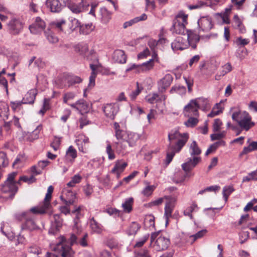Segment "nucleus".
Returning <instances> with one entry per match:
<instances>
[{"label":"nucleus","instance_id":"obj_1","mask_svg":"<svg viewBox=\"0 0 257 257\" xmlns=\"http://www.w3.org/2000/svg\"><path fill=\"white\" fill-rule=\"evenodd\" d=\"M80 210L81 207L78 206L72 211V214L75 215V218L74 219L73 231L69 238L70 244L64 236H61L54 248L55 250L60 252L62 257H73L74 251L71 248L73 244H80L83 247H86L88 245V234L82 232V228L78 222Z\"/></svg>","mask_w":257,"mask_h":257},{"label":"nucleus","instance_id":"obj_2","mask_svg":"<svg viewBox=\"0 0 257 257\" xmlns=\"http://www.w3.org/2000/svg\"><path fill=\"white\" fill-rule=\"evenodd\" d=\"M200 37L193 32L188 33L184 37H177L171 44L172 49L174 51L183 50L189 46L193 49L196 48V44L199 41Z\"/></svg>","mask_w":257,"mask_h":257},{"label":"nucleus","instance_id":"obj_3","mask_svg":"<svg viewBox=\"0 0 257 257\" xmlns=\"http://www.w3.org/2000/svg\"><path fill=\"white\" fill-rule=\"evenodd\" d=\"M34 214L31 211V209L29 211H24L19 212L15 215V218L18 221H23L21 228L22 230H28L32 231L40 229L39 226L37 224L34 215Z\"/></svg>","mask_w":257,"mask_h":257},{"label":"nucleus","instance_id":"obj_4","mask_svg":"<svg viewBox=\"0 0 257 257\" xmlns=\"http://www.w3.org/2000/svg\"><path fill=\"white\" fill-rule=\"evenodd\" d=\"M187 19L188 15L184 14L182 11L180 12L173 21L171 31L173 33L184 36L187 35L188 33L192 32L186 29V26L188 24Z\"/></svg>","mask_w":257,"mask_h":257},{"label":"nucleus","instance_id":"obj_5","mask_svg":"<svg viewBox=\"0 0 257 257\" xmlns=\"http://www.w3.org/2000/svg\"><path fill=\"white\" fill-rule=\"evenodd\" d=\"M232 118L237 122L242 130L247 131L254 125V123L251 121V117L245 111L238 110L233 112L232 114Z\"/></svg>","mask_w":257,"mask_h":257},{"label":"nucleus","instance_id":"obj_6","mask_svg":"<svg viewBox=\"0 0 257 257\" xmlns=\"http://www.w3.org/2000/svg\"><path fill=\"white\" fill-rule=\"evenodd\" d=\"M17 175V172H12L8 175L7 180L1 185V191L6 194H9L11 199H13L18 191L17 181L15 178Z\"/></svg>","mask_w":257,"mask_h":257},{"label":"nucleus","instance_id":"obj_7","mask_svg":"<svg viewBox=\"0 0 257 257\" xmlns=\"http://www.w3.org/2000/svg\"><path fill=\"white\" fill-rule=\"evenodd\" d=\"M53 190L54 188L53 186H50L47 189V192L42 204H40L37 207L31 208V211L33 212L35 214H42L48 213L51 214L52 213V211L51 209L52 206L50 201L52 197V194Z\"/></svg>","mask_w":257,"mask_h":257},{"label":"nucleus","instance_id":"obj_8","mask_svg":"<svg viewBox=\"0 0 257 257\" xmlns=\"http://www.w3.org/2000/svg\"><path fill=\"white\" fill-rule=\"evenodd\" d=\"M170 243L168 238L160 235L159 232L152 233L150 245L154 249L160 251L167 249Z\"/></svg>","mask_w":257,"mask_h":257},{"label":"nucleus","instance_id":"obj_9","mask_svg":"<svg viewBox=\"0 0 257 257\" xmlns=\"http://www.w3.org/2000/svg\"><path fill=\"white\" fill-rule=\"evenodd\" d=\"M188 139V135L186 133L181 134L178 131H172L168 134V140L170 144L174 140H177V142L175 145L173 146L175 148L176 152H180L181 149L185 145Z\"/></svg>","mask_w":257,"mask_h":257},{"label":"nucleus","instance_id":"obj_10","mask_svg":"<svg viewBox=\"0 0 257 257\" xmlns=\"http://www.w3.org/2000/svg\"><path fill=\"white\" fill-rule=\"evenodd\" d=\"M208 102V100L204 98L191 100L184 107L185 115L187 116H198L200 103L203 102L206 105Z\"/></svg>","mask_w":257,"mask_h":257},{"label":"nucleus","instance_id":"obj_11","mask_svg":"<svg viewBox=\"0 0 257 257\" xmlns=\"http://www.w3.org/2000/svg\"><path fill=\"white\" fill-rule=\"evenodd\" d=\"M25 23L19 18H12L6 25L7 32L11 35L17 36L22 31Z\"/></svg>","mask_w":257,"mask_h":257},{"label":"nucleus","instance_id":"obj_12","mask_svg":"<svg viewBox=\"0 0 257 257\" xmlns=\"http://www.w3.org/2000/svg\"><path fill=\"white\" fill-rule=\"evenodd\" d=\"M65 5L67 6L73 13L76 14L86 11L89 7V4L85 0H66Z\"/></svg>","mask_w":257,"mask_h":257},{"label":"nucleus","instance_id":"obj_13","mask_svg":"<svg viewBox=\"0 0 257 257\" xmlns=\"http://www.w3.org/2000/svg\"><path fill=\"white\" fill-rule=\"evenodd\" d=\"M165 199L167 202L165 206L164 216L166 220V224L169 222V218L172 216V211L175 207L177 201L176 197L171 196H165Z\"/></svg>","mask_w":257,"mask_h":257},{"label":"nucleus","instance_id":"obj_14","mask_svg":"<svg viewBox=\"0 0 257 257\" xmlns=\"http://www.w3.org/2000/svg\"><path fill=\"white\" fill-rule=\"evenodd\" d=\"M82 79L80 77L72 74H64L60 80L61 87H70L75 84L80 83Z\"/></svg>","mask_w":257,"mask_h":257},{"label":"nucleus","instance_id":"obj_15","mask_svg":"<svg viewBox=\"0 0 257 257\" xmlns=\"http://www.w3.org/2000/svg\"><path fill=\"white\" fill-rule=\"evenodd\" d=\"M198 25L199 31L204 32H209L214 26L212 18L208 16L201 17L198 20Z\"/></svg>","mask_w":257,"mask_h":257},{"label":"nucleus","instance_id":"obj_16","mask_svg":"<svg viewBox=\"0 0 257 257\" xmlns=\"http://www.w3.org/2000/svg\"><path fill=\"white\" fill-rule=\"evenodd\" d=\"M103 111L106 117L113 120L119 111V106L117 103H108L103 107Z\"/></svg>","mask_w":257,"mask_h":257},{"label":"nucleus","instance_id":"obj_17","mask_svg":"<svg viewBox=\"0 0 257 257\" xmlns=\"http://www.w3.org/2000/svg\"><path fill=\"white\" fill-rule=\"evenodd\" d=\"M173 79L171 74H167L163 78L160 79L158 82L159 92L164 93L171 85Z\"/></svg>","mask_w":257,"mask_h":257},{"label":"nucleus","instance_id":"obj_18","mask_svg":"<svg viewBox=\"0 0 257 257\" xmlns=\"http://www.w3.org/2000/svg\"><path fill=\"white\" fill-rule=\"evenodd\" d=\"M159 93L160 94L157 93H150L146 96L145 100L150 104H154L163 101V105L165 106L167 96L163 93Z\"/></svg>","mask_w":257,"mask_h":257},{"label":"nucleus","instance_id":"obj_19","mask_svg":"<svg viewBox=\"0 0 257 257\" xmlns=\"http://www.w3.org/2000/svg\"><path fill=\"white\" fill-rule=\"evenodd\" d=\"M201 159L199 156L188 158L187 161L182 164L181 166L185 172H189L192 170L201 161Z\"/></svg>","mask_w":257,"mask_h":257},{"label":"nucleus","instance_id":"obj_20","mask_svg":"<svg viewBox=\"0 0 257 257\" xmlns=\"http://www.w3.org/2000/svg\"><path fill=\"white\" fill-rule=\"evenodd\" d=\"M45 27V22L41 18L37 17L34 23L29 26V30L31 33L37 34L44 30Z\"/></svg>","mask_w":257,"mask_h":257},{"label":"nucleus","instance_id":"obj_21","mask_svg":"<svg viewBox=\"0 0 257 257\" xmlns=\"http://www.w3.org/2000/svg\"><path fill=\"white\" fill-rule=\"evenodd\" d=\"M46 6L52 13H59L63 8L60 0H46Z\"/></svg>","mask_w":257,"mask_h":257},{"label":"nucleus","instance_id":"obj_22","mask_svg":"<svg viewBox=\"0 0 257 257\" xmlns=\"http://www.w3.org/2000/svg\"><path fill=\"white\" fill-rule=\"evenodd\" d=\"M112 58L114 62L120 64H124L126 61V56L124 52L121 50H115L112 54Z\"/></svg>","mask_w":257,"mask_h":257},{"label":"nucleus","instance_id":"obj_23","mask_svg":"<svg viewBox=\"0 0 257 257\" xmlns=\"http://www.w3.org/2000/svg\"><path fill=\"white\" fill-rule=\"evenodd\" d=\"M127 164L126 162H122L121 161H117L115 162V165L111 170V172L116 175V178L118 179L120 174L124 171Z\"/></svg>","mask_w":257,"mask_h":257},{"label":"nucleus","instance_id":"obj_24","mask_svg":"<svg viewBox=\"0 0 257 257\" xmlns=\"http://www.w3.org/2000/svg\"><path fill=\"white\" fill-rule=\"evenodd\" d=\"M77 157V151L72 146H70L66 151L65 160L67 163L72 164Z\"/></svg>","mask_w":257,"mask_h":257},{"label":"nucleus","instance_id":"obj_25","mask_svg":"<svg viewBox=\"0 0 257 257\" xmlns=\"http://www.w3.org/2000/svg\"><path fill=\"white\" fill-rule=\"evenodd\" d=\"M90 68L91 69L92 72L89 77V82L88 87L89 88H91L94 86L95 84V80L97 74V70L98 68V65L96 64H90Z\"/></svg>","mask_w":257,"mask_h":257},{"label":"nucleus","instance_id":"obj_26","mask_svg":"<svg viewBox=\"0 0 257 257\" xmlns=\"http://www.w3.org/2000/svg\"><path fill=\"white\" fill-rule=\"evenodd\" d=\"M37 94L36 89H31L25 94L22 100L25 104H33Z\"/></svg>","mask_w":257,"mask_h":257},{"label":"nucleus","instance_id":"obj_27","mask_svg":"<svg viewBox=\"0 0 257 257\" xmlns=\"http://www.w3.org/2000/svg\"><path fill=\"white\" fill-rule=\"evenodd\" d=\"M43 63L40 58L35 56L32 57L28 61V66L30 68H38L43 67Z\"/></svg>","mask_w":257,"mask_h":257},{"label":"nucleus","instance_id":"obj_28","mask_svg":"<svg viewBox=\"0 0 257 257\" xmlns=\"http://www.w3.org/2000/svg\"><path fill=\"white\" fill-rule=\"evenodd\" d=\"M128 143L126 140L118 141L114 143V148L116 152L118 154H123L127 148Z\"/></svg>","mask_w":257,"mask_h":257},{"label":"nucleus","instance_id":"obj_29","mask_svg":"<svg viewBox=\"0 0 257 257\" xmlns=\"http://www.w3.org/2000/svg\"><path fill=\"white\" fill-rule=\"evenodd\" d=\"M90 226L92 231L97 234H100L103 230V226L97 222L93 217L90 220Z\"/></svg>","mask_w":257,"mask_h":257},{"label":"nucleus","instance_id":"obj_30","mask_svg":"<svg viewBox=\"0 0 257 257\" xmlns=\"http://www.w3.org/2000/svg\"><path fill=\"white\" fill-rule=\"evenodd\" d=\"M158 58L154 56L153 58L150 59L146 62L143 63L141 66V69L142 71H147L152 70L154 66V62H158Z\"/></svg>","mask_w":257,"mask_h":257},{"label":"nucleus","instance_id":"obj_31","mask_svg":"<svg viewBox=\"0 0 257 257\" xmlns=\"http://www.w3.org/2000/svg\"><path fill=\"white\" fill-rule=\"evenodd\" d=\"M189 153L192 157L199 156L201 153V150L196 141H193L190 144Z\"/></svg>","mask_w":257,"mask_h":257},{"label":"nucleus","instance_id":"obj_32","mask_svg":"<svg viewBox=\"0 0 257 257\" xmlns=\"http://www.w3.org/2000/svg\"><path fill=\"white\" fill-rule=\"evenodd\" d=\"M43 129L42 124H39L32 132L28 134L27 139L30 141H33L39 138V134Z\"/></svg>","mask_w":257,"mask_h":257},{"label":"nucleus","instance_id":"obj_33","mask_svg":"<svg viewBox=\"0 0 257 257\" xmlns=\"http://www.w3.org/2000/svg\"><path fill=\"white\" fill-rule=\"evenodd\" d=\"M147 19V16L145 14H142L141 16L136 17L134 19L131 20L130 21L125 22L123 25V27L124 29H126L128 27H130L140 21L146 20Z\"/></svg>","mask_w":257,"mask_h":257},{"label":"nucleus","instance_id":"obj_34","mask_svg":"<svg viewBox=\"0 0 257 257\" xmlns=\"http://www.w3.org/2000/svg\"><path fill=\"white\" fill-rule=\"evenodd\" d=\"M134 203V198L129 197L126 198L124 202L122 204L123 210L125 213H130L133 209V205Z\"/></svg>","mask_w":257,"mask_h":257},{"label":"nucleus","instance_id":"obj_35","mask_svg":"<svg viewBox=\"0 0 257 257\" xmlns=\"http://www.w3.org/2000/svg\"><path fill=\"white\" fill-rule=\"evenodd\" d=\"M95 27L92 23L81 25L79 32L83 35H88L94 30Z\"/></svg>","mask_w":257,"mask_h":257},{"label":"nucleus","instance_id":"obj_36","mask_svg":"<svg viewBox=\"0 0 257 257\" xmlns=\"http://www.w3.org/2000/svg\"><path fill=\"white\" fill-rule=\"evenodd\" d=\"M206 232V230H201L195 234L189 236L187 239V242L190 244H193L197 239L202 237Z\"/></svg>","mask_w":257,"mask_h":257},{"label":"nucleus","instance_id":"obj_37","mask_svg":"<svg viewBox=\"0 0 257 257\" xmlns=\"http://www.w3.org/2000/svg\"><path fill=\"white\" fill-rule=\"evenodd\" d=\"M65 25L66 22L64 20L53 22L51 23V28L55 30L58 32H63V28Z\"/></svg>","mask_w":257,"mask_h":257},{"label":"nucleus","instance_id":"obj_38","mask_svg":"<svg viewBox=\"0 0 257 257\" xmlns=\"http://www.w3.org/2000/svg\"><path fill=\"white\" fill-rule=\"evenodd\" d=\"M139 139V135L136 133H130L128 134V139L126 140L128 145L133 147L136 145L137 141Z\"/></svg>","mask_w":257,"mask_h":257},{"label":"nucleus","instance_id":"obj_39","mask_svg":"<svg viewBox=\"0 0 257 257\" xmlns=\"http://www.w3.org/2000/svg\"><path fill=\"white\" fill-rule=\"evenodd\" d=\"M168 151L167 154V157L166 159V163L168 165L172 161L175 154L176 152L175 150V148L173 147V146L171 144L169 145Z\"/></svg>","mask_w":257,"mask_h":257},{"label":"nucleus","instance_id":"obj_40","mask_svg":"<svg viewBox=\"0 0 257 257\" xmlns=\"http://www.w3.org/2000/svg\"><path fill=\"white\" fill-rule=\"evenodd\" d=\"M144 225L147 228H153L155 226V217L152 215H146L144 219Z\"/></svg>","mask_w":257,"mask_h":257},{"label":"nucleus","instance_id":"obj_41","mask_svg":"<svg viewBox=\"0 0 257 257\" xmlns=\"http://www.w3.org/2000/svg\"><path fill=\"white\" fill-rule=\"evenodd\" d=\"M140 225L136 222H133L127 229V234L129 235H135L140 229Z\"/></svg>","mask_w":257,"mask_h":257},{"label":"nucleus","instance_id":"obj_42","mask_svg":"<svg viewBox=\"0 0 257 257\" xmlns=\"http://www.w3.org/2000/svg\"><path fill=\"white\" fill-rule=\"evenodd\" d=\"M234 191L232 186H225L223 188V196L225 201H227L228 196Z\"/></svg>","mask_w":257,"mask_h":257},{"label":"nucleus","instance_id":"obj_43","mask_svg":"<svg viewBox=\"0 0 257 257\" xmlns=\"http://www.w3.org/2000/svg\"><path fill=\"white\" fill-rule=\"evenodd\" d=\"M82 178L80 175H75L72 177L71 181L67 184V186L69 187H74L76 184L79 183L81 182Z\"/></svg>","mask_w":257,"mask_h":257},{"label":"nucleus","instance_id":"obj_44","mask_svg":"<svg viewBox=\"0 0 257 257\" xmlns=\"http://www.w3.org/2000/svg\"><path fill=\"white\" fill-rule=\"evenodd\" d=\"M106 143L107 144L106 147V152L108 155V158L111 160H113L115 159V156L113 150L112 149L111 144L108 141H107Z\"/></svg>","mask_w":257,"mask_h":257},{"label":"nucleus","instance_id":"obj_45","mask_svg":"<svg viewBox=\"0 0 257 257\" xmlns=\"http://www.w3.org/2000/svg\"><path fill=\"white\" fill-rule=\"evenodd\" d=\"M222 112V108L221 107L220 103H217L216 106L213 107L211 112L208 114V116L213 117L218 115Z\"/></svg>","mask_w":257,"mask_h":257},{"label":"nucleus","instance_id":"obj_46","mask_svg":"<svg viewBox=\"0 0 257 257\" xmlns=\"http://www.w3.org/2000/svg\"><path fill=\"white\" fill-rule=\"evenodd\" d=\"M188 172H185V173H183L182 172H179L176 173L175 174V178L174 179V182L176 183L183 182L186 177L188 176Z\"/></svg>","mask_w":257,"mask_h":257},{"label":"nucleus","instance_id":"obj_47","mask_svg":"<svg viewBox=\"0 0 257 257\" xmlns=\"http://www.w3.org/2000/svg\"><path fill=\"white\" fill-rule=\"evenodd\" d=\"M135 257H151V255L148 249L143 248L135 250Z\"/></svg>","mask_w":257,"mask_h":257},{"label":"nucleus","instance_id":"obj_48","mask_svg":"<svg viewBox=\"0 0 257 257\" xmlns=\"http://www.w3.org/2000/svg\"><path fill=\"white\" fill-rule=\"evenodd\" d=\"M68 193L70 194L71 198L67 200L65 199L63 195L60 196L61 199L64 202L66 206H70V205L73 204L75 202L76 195L73 194L72 192L69 191Z\"/></svg>","mask_w":257,"mask_h":257},{"label":"nucleus","instance_id":"obj_49","mask_svg":"<svg viewBox=\"0 0 257 257\" xmlns=\"http://www.w3.org/2000/svg\"><path fill=\"white\" fill-rule=\"evenodd\" d=\"M9 164L6 154L4 152H0V168L6 167Z\"/></svg>","mask_w":257,"mask_h":257},{"label":"nucleus","instance_id":"obj_50","mask_svg":"<svg viewBox=\"0 0 257 257\" xmlns=\"http://www.w3.org/2000/svg\"><path fill=\"white\" fill-rule=\"evenodd\" d=\"M54 218V225L57 230H58L62 225L63 219L61 218L59 214H55L53 216Z\"/></svg>","mask_w":257,"mask_h":257},{"label":"nucleus","instance_id":"obj_51","mask_svg":"<svg viewBox=\"0 0 257 257\" xmlns=\"http://www.w3.org/2000/svg\"><path fill=\"white\" fill-rule=\"evenodd\" d=\"M22 181L25 182H27L29 184L32 183L36 181V179L33 175H32L30 177H28L26 176H22L20 177L19 180L17 181L19 184H21V181Z\"/></svg>","mask_w":257,"mask_h":257},{"label":"nucleus","instance_id":"obj_52","mask_svg":"<svg viewBox=\"0 0 257 257\" xmlns=\"http://www.w3.org/2000/svg\"><path fill=\"white\" fill-rule=\"evenodd\" d=\"M196 208H197V205L196 203H193L191 206H190L185 210H184V215L188 216L190 218V219H192L193 216L192 215V213L195 209Z\"/></svg>","mask_w":257,"mask_h":257},{"label":"nucleus","instance_id":"obj_53","mask_svg":"<svg viewBox=\"0 0 257 257\" xmlns=\"http://www.w3.org/2000/svg\"><path fill=\"white\" fill-rule=\"evenodd\" d=\"M45 35L47 40L51 43H56L58 42V38L51 32H45Z\"/></svg>","mask_w":257,"mask_h":257},{"label":"nucleus","instance_id":"obj_54","mask_svg":"<svg viewBox=\"0 0 257 257\" xmlns=\"http://www.w3.org/2000/svg\"><path fill=\"white\" fill-rule=\"evenodd\" d=\"M188 120L185 122V125L188 127H194L198 122V120L197 118L192 117L191 116H189Z\"/></svg>","mask_w":257,"mask_h":257},{"label":"nucleus","instance_id":"obj_55","mask_svg":"<svg viewBox=\"0 0 257 257\" xmlns=\"http://www.w3.org/2000/svg\"><path fill=\"white\" fill-rule=\"evenodd\" d=\"M222 125V122L219 118L215 119L213 124V131L214 132H218Z\"/></svg>","mask_w":257,"mask_h":257},{"label":"nucleus","instance_id":"obj_56","mask_svg":"<svg viewBox=\"0 0 257 257\" xmlns=\"http://www.w3.org/2000/svg\"><path fill=\"white\" fill-rule=\"evenodd\" d=\"M165 197L159 198L156 200H153L150 202H149L148 204V206L150 207H152L153 206H158L161 205L164 202Z\"/></svg>","mask_w":257,"mask_h":257},{"label":"nucleus","instance_id":"obj_57","mask_svg":"<svg viewBox=\"0 0 257 257\" xmlns=\"http://www.w3.org/2000/svg\"><path fill=\"white\" fill-rule=\"evenodd\" d=\"M232 69V67L230 63H227L221 67V70L220 71L223 75H225L227 73L230 72Z\"/></svg>","mask_w":257,"mask_h":257},{"label":"nucleus","instance_id":"obj_58","mask_svg":"<svg viewBox=\"0 0 257 257\" xmlns=\"http://www.w3.org/2000/svg\"><path fill=\"white\" fill-rule=\"evenodd\" d=\"M77 104H78V107H77V110L80 111L84 110L86 111L88 109V105L86 102L83 100H80L77 101Z\"/></svg>","mask_w":257,"mask_h":257},{"label":"nucleus","instance_id":"obj_59","mask_svg":"<svg viewBox=\"0 0 257 257\" xmlns=\"http://www.w3.org/2000/svg\"><path fill=\"white\" fill-rule=\"evenodd\" d=\"M22 104H25L23 100L11 101L10 105L14 111H16L18 109H20Z\"/></svg>","mask_w":257,"mask_h":257},{"label":"nucleus","instance_id":"obj_60","mask_svg":"<svg viewBox=\"0 0 257 257\" xmlns=\"http://www.w3.org/2000/svg\"><path fill=\"white\" fill-rule=\"evenodd\" d=\"M235 43L238 46H244L249 43L248 39H243L242 37H238L236 39Z\"/></svg>","mask_w":257,"mask_h":257},{"label":"nucleus","instance_id":"obj_61","mask_svg":"<svg viewBox=\"0 0 257 257\" xmlns=\"http://www.w3.org/2000/svg\"><path fill=\"white\" fill-rule=\"evenodd\" d=\"M80 22L77 19L75 18L71 19L70 29L72 31H74L77 28H80Z\"/></svg>","mask_w":257,"mask_h":257},{"label":"nucleus","instance_id":"obj_62","mask_svg":"<svg viewBox=\"0 0 257 257\" xmlns=\"http://www.w3.org/2000/svg\"><path fill=\"white\" fill-rule=\"evenodd\" d=\"M155 186L154 185H149L144 188L143 193L145 196H149L152 194L154 190Z\"/></svg>","mask_w":257,"mask_h":257},{"label":"nucleus","instance_id":"obj_63","mask_svg":"<svg viewBox=\"0 0 257 257\" xmlns=\"http://www.w3.org/2000/svg\"><path fill=\"white\" fill-rule=\"evenodd\" d=\"M125 136V132L122 130L115 131V136L118 141L124 140L123 137Z\"/></svg>","mask_w":257,"mask_h":257},{"label":"nucleus","instance_id":"obj_64","mask_svg":"<svg viewBox=\"0 0 257 257\" xmlns=\"http://www.w3.org/2000/svg\"><path fill=\"white\" fill-rule=\"evenodd\" d=\"M149 237V234H146L143 236V237L139 241L137 242L135 247H140L142 246L146 242Z\"/></svg>","mask_w":257,"mask_h":257}]
</instances>
